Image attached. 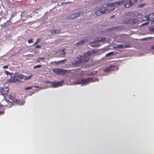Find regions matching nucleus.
Listing matches in <instances>:
<instances>
[{
	"mask_svg": "<svg viewBox=\"0 0 154 154\" xmlns=\"http://www.w3.org/2000/svg\"><path fill=\"white\" fill-rule=\"evenodd\" d=\"M92 53V52L88 51L85 53L83 56L81 55H78L76 58L77 60L74 61L72 64L78 66L80 63L86 62L91 57Z\"/></svg>",
	"mask_w": 154,
	"mask_h": 154,
	"instance_id": "nucleus-1",
	"label": "nucleus"
},
{
	"mask_svg": "<svg viewBox=\"0 0 154 154\" xmlns=\"http://www.w3.org/2000/svg\"><path fill=\"white\" fill-rule=\"evenodd\" d=\"M32 75L26 76L23 74L15 73L14 75L11 77L10 80L13 82H24L26 80L31 79Z\"/></svg>",
	"mask_w": 154,
	"mask_h": 154,
	"instance_id": "nucleus-2",
	"label": "nucleus"
},
{
	"mask_svg": "<svg viewBox=\"0 0 154 154\" xmlns=\"http://www.w3.org/2000/svg\"><path fill=\"white\" fill-rule=\"evenodd\" d=\"M125 2L120 1L118 2H116L112 3L110 4H107L106 5V6H104L105 11V12L106 14L113 11L115 8L118 5H121L125 4Z\"/></svg>",
	"mask_w": 154,
	"mask_h": 154,
	"instance_id": "nucleus-3",
	"label": "nucleus"
},
{
	"mask_svg": "<svg viewBox=\"0 0 154 154\" xmlns=\"http://www.w3.org/2000/svg\"><path fill=\"white\" fill-rule=\"evenodd\" d=\"M95 81L93 78H88L85 79H81L78 80L75 83V84H88L90 83Z\"/></svg>",
	"mask_w": 154,
	"mask_h": 154,
	"instance_id": "nucleus-4",
	"label": "nucleus"
},
{
	"mask_svg": "<svg viewBox=\"0 0 154 154\" xmlns=\"http://www.w3.org/2000/svg\"><path fill=\"white\" fill-rule=\"evenodd\" d=\"M124 23L128 24L134 25L136 24L138 22L137 19L135 18H131L128 17L125 18L124 20Z\"/></svg>",
	"mask_w": 154,
	"mask_h": 154,
	"instance_id": "nucleus-5",
	"label": "nucleus"
},
{
	"mask_svg": "<svg viewBox=\"0 0 154 154\" xmlns=\"http://www.w3.org/2000/svg\"><path fill=\"white\" fill-rule=\"evenodd\" d=\"M53 71L56 74L59 75H64L66 73L67 70L60 69H55L53 70Z\"/></svg>",
	"mask_w": 154,
	"mask_h": 154,
	"instance_id": "nucleus-6",
	"label": "nucleus"
},
{
	"mask_svg": "<svg viewBox=\"0 0 154 154\" xmlns=\"http://www.w3.org/2000/svg\"><path fill=\"white\" fill-rule=\"evenodd\" d=\"M104 7L103 6H101L100 7H98V9L95 12V14L97 15H101L103 14H106L105 12V10L104 9Z\"/></svg>",
	"mask_w": 154,
	"mask_h": 154,
	"instance_id": "nucleus-7",
	"label": "nucleus"
},
{
	"mask_svg": "<svg viewBox=\"0 0 154 154\" xmlns=\"http://www.w3.org/2000/svg\"><path fill=\"white\" fill-rule=\"evenodd\" d=\"M8 101L11 103L13 104V102H16L17 100L15 99L14 94H10L8 95Z\"/></svg>",
	"mask_w": 154,
	"mask_h": 154,
	"instance_id": "nucleus-8",
	"label": "nucleus"
},
{
	"mask_svg": "<svg viewBox=\"0 0 154 154\" xmlns=\"http://www.w3.org/2000/svg\"><path fill=\"white\" fill-rule=\"evenodd\" d=\"M48 83H50L51 85V87L56 88L58 87L59 86H62V84L64 82V81L62 80L60 82H48Z\"/></svg>",
	"mask_w": 154,
	"mask_h": 154,
	"instance_id": "nucleus-9",
	"label": "nucleus"
},
{
	"mask_svg": "<svg viewBox=\"0 0 154 154\" xmlns=\"http://www.w3.org/2000/svg\"><path fill=\"white\" fill-rule=\"evenodd\" d=\"M12 105L13 104L9 102L7 99L3 100L2 101L1 106L7 107L8 108H10Z\"/></svg>",
	"mask_w": 154,
	"mask_h": 154,
	"instance_id": "nucleus-10",
	"label": "nucleus"
},
{
	"mask_svg": "<svg viewBox=\"0 0 154 154\" xmlns=\"http://www.w3.org/2000/svg\"><path fill=\"white\" fill-rule=\"evenodd\" d=\"M9 88L7 87H0V92L3 95L7 94L9 92Z\"/></svg>",
	"mask_w": 154,
	"mask_h": 154,
	"instance_id": "nucleus-11",
	"label": "nucleus"
},
{
	"mask_svg": "<svg viewBox=\"0 0 154 154\" xmlns=\"http://www.w3.org/2000/svg\"><path fill=\"white\" fill-rule=\"evenodd\" d=\"M105 41V39L103 38H98L97 39L95 40L94 41L90 43V45L92 47H96L97 46V45H94V43L97 42L98 41L99 42H103Z\"/></svg>",
	"mask_w": 154,
	"mask_h": 154,
	"instance_id": "nucleus-12",
	"label": "nucleus"
},
{
	"mask_svg": "<svg viewBox=\"0 0 154 154\" xmlns=\"http://www.w3.org/2000/svg\"><path fill=\"white\" fill-rule=\"evenodd\" d=\"M80 15L79 13L72 14L66 17V19H73L75 18L79 17L80 16Z\"/></svg>",
	"mask_w": 154,
	"mask_h": 154,
	"instance_id": "nucleus-13",
	"label": "nucleus"
},
{
	"mask_svg": "<svg viewBox=\"0 0 154 154\" xmlns=\"http://www.w3.org/2000/svg\"><path fill=\"white\" fill-rule=\"evenodd\" d=\"M144 17L147 20L153 22L154 21V13L150 14L149 15H146Z\"/></svg>",
	"mask_w": 154,
	"mask_h": 154,
	"instance_id": "nucleus-14",
	"label": "nucleus"
},
{
	"mask_svg": "<svg viewBox=\"0 0 154 154\" xmlns=\"http://www.w3.org/2000/svg\"><path fill=\"white\" fill-rule=\"evenodd\" d=\"M11 18L3 24L2 26V27L6 28L9 26L11 23V21H10Z\"/></svg>",
	"mask_w": 154,
	"mask_h": 154,
	"instance_id": "nucleus-15",
	"label": "nucleus"
},
{
	"mask_svg": "<svg viewBox=\"0 0 154 154\" xmlns=\"http://www.w3.org/2000/svg\"><path fill=\"white\" fill-rule=\"evenodd\" d=\"M115 67L114 66H110L109 67L106 68L104 69V71L106 72H108L111 70L114 69Z\"/></svg>",
	"mask_w": 154,
	"mask_h": 154,
	"instance_id": "nucleus-16",
	"label": "nucleus"
},
{
	"mask_svg": "<svg viewBox=\"0 0 154 154\" xmlns=\"http://www.w3.org/2000/svg\"><path fill=\"white\" fill-rule=\"evenodd\" d=\"M130 45H124L120 44L117 45L118 48H128L130 47Z\"/></svg>",
	"mask_w": 154,
	"mask_h": 154,
	"instance_id": "nucleus-17",
	"label": "nucleus"
},
{
	"mask_svg": "<svg viewBox=\"0 0 154 154\" xmlns=\"http://www.w3.org/2000/svg\"><path fill=\"white\" fill-rule=\"evenodd\" d=\"M133 4V2L131 1H129L127 3H126L124 5V7L126 8H128L132 5Z\"/></svg>",
	"mask_w": 154,
	"mask_h": 154,
	"instance_id": "nucleus-18",
	"label": "nucleus"
},
{
	"mask_svg": "<svg viewBox=\"0 0 154 154\" xmlns=\"http://www.w3.org/2000/svg\"><path fill=\"white\" fill-rule=\"evenodd\" d=\"M51 32L52 34H55L58 33L60 32V30L59 29H52L51 31Z\"/></svg>",
	"mask_w": 154,
	"mask_h": 154,
	"instance_id": "nucleus-19",
	"label": "nucleus"
},
{
	"mask_svg": "<svg viewBox=\"0 0 154 154\" xmlns=\"http://www.w3.org/2000/svg\"><path fill=\"white\" fill-rule=\"evenodd\" d=\"M86 41L87 40H82L79 42H78L75 45H81L85 43Z\"/></svg>",
	"mask_w": 154,
	"mask_h": 154,
	"instance_id": "nucleus-20",
	"label": "nucleus"
},
{
	"mask_svg": "<svg viewBox=\"0 0 154 154\" xmlns=\"http://www.w3.org/2000/svg\"><path fill=\"white\" fill-rule=\"evenodd\" d=\"M60 54L62 57H63L66 54V52L64 49L60 51Z\"/></svg>",
	"mask_w": 154,
	"mask_h": 154,
	"instance_id": "nucleus-21",
	"label": "nucleus"
},
{
	"mask_svg": "<svg viewBox=\"0 0 154 154\" xmlns=\"http://www.w3.org/2000/svg\"><path fill=\"white\" fill-rule=\"evenodd\" d=\"M146 5V4L145 3H142L141 4H140L138 5V7L139 8H142L144 7L145 5Z\"/></svg>",
	"mask_w": 154,
	"mask_h": 154,
	"instance_id": "nucleus-22",
	"label": "nucleus"
},
{
	"mask_svg": "<svg viewBox=\"0 0 154 154\" xmlns=\"http://www.w3.org/2000/svg\"><path fill=\"white\" fill-rule=\"evenodd\" d=\"M5 74L7 75H8L9 74H10V75H12V74H13L12 73H10L8 71H6V70H5Z\"/></svg>",
	"mask_w": 154,
	"mask_h": 154,
	"instance_id": "nucleus-23",
	"label": "nucleus"
},
{
	"mask_svg": "<svg viewBox=\"0 0 154 154\" xmlns=\"http://www.w3.org/2000/svg\"><path fill=\"white\" fill-rule=\"evenodd\" d=\"M113 54V52H109L108 54H107L106 56H110L111 55H112V54Z\"/></svg>",
	"mask_w": 154,
	"mask_h": 154,
	"instance_id": "nucleus-24",
	"label": "nucleus"
},
{
	"mask_svg": "<svg viewBox=\"0 0 154 154\" xmlns=\"http://www.w3.org/2000/svg\"><path fill=\"white\" fill-rule=\"evenodd\" d=\"M149 23V22H147L145 23H143L142 24V26H147L148 25Z\"/></svg>",
	"mask_w": 154,
	"mask_h": 154,
	"instance_id": "nucleus-25",
	"label": "nucleus"
},
{
	"mask_svg": "<svg viewBox=\"0 0 154 154\" xmlns=\"http://www.w3.org/2000/svg\"><path fill=\"white\" fill-rule=\"evenodd\" d=\"M32 87L29 86L28 87L25 88L24 89L26 90H28L31 89L32 88Z\"/></svg>",
	"mask_w": 154,
	"mask_h": 154,
	"instance_id": "nucleus-26",
	"label": "nucleus"
},
{
	"mask_svg": "<svg viewBox=\"0 0 154 154\" xmlns=\"http://www.w3.org/2000/svg\"><path fill=\"white\" fill-rule=\"evenodd\" d=\"M28 42L29 43H31L33 42L32 40V39H30L28 41Z\"/></svg>",
	"mask_w": 154,
	"mask_h": 154,
	"instance_id": "nucleus-27",
	"label": "nucleus"
},
{
	"mask_svg": "<svg viewBox=\"0 0 154 154\" xmlns=\"http://www.w3.org/2000/svg\"><path fill=\"white\" fill-rule=\"evenodd\" d=\"M9 65V64H8L7 65L4 66H3V68L4 69H7L8 68V65Z\"/></svg>",
	"mask_w": 154,
	"mask_h": 154,
	"instance_id": "nucleus-28",
	"label": "nucleus"
},
{
	"mask_svg": "<svg viewBox=\"0 0 154 154\" xmlns=\"http://www.w3.org/2000/svg\"><path fill=\"white\" fill-rule=\"evenodd\" d=\"M132 13V12L131 11H130V12H129L126 15H130Z\"/></svg>",
	"mask_w": 154,
	"mask_h": 154,
	"instance_id": "nucleus-29",
	"label": "nucleus"
},
{
	"mask_svg": "<svg viewBox=\"0 0 154 154\" xmlns=\"http://www.w3.org/2000/svg\"><path fill=\"white\" fill-rule=\"evenodd\" d=\"M38 68V65H37L36 66H35L34 67V69H35L36 68Z\"/></svg>",
	"mask_w": 154,
	"mask_h": 154,
	"instance_id": "nucleus-30",
	"label": "nucleus"
},
{
	"mask_svg": "<svg viewBox=\"0 0 154 154\" xmlns=\"http://www.w3.org/2000/svg\"><path fill=\"white\" fill-rule=\"evenodd\" d=\"M71 2H65V3H62L61 4V5H63V4H64V3H65V4H66V3H70Z\"/></svg>",
	"mask_w": 154,
	"mask_h": 154,
	"instance_id": "nucleus-31",
	"label": "nucleus"
},
{
	"mask_svg": "<svg viewBox=\"0 0 154 154\" xmlns=\"http://www.w3.org/2000/svg\"><path fill=\"white\" fill-rule=\"evenodd\" d=\"M149 29H151V30H154V28H153H153H152V27H150V28H149Z\"/></svg>",
	"mask_w": 154,
	"mask_h": 154,
	"instance_id": "nucleus-32",
	"label": "nucleus"
},
{
	"mask_svg": "<svg viewBox=\"0 0 154 154\" xmlns=\"http://www.w3.org/2000/svg\"><path fill=\"white\" fill-rule=\"evenodd\" d=\"M14 17V15H11V17H10V18H11H11L12 17Z\"/></svg>",
	"mask_w": 154,
	"mask_h": 154,
	"instance_id": "nucleus-33",
	"label": "nucleus"
},
{
	"mask_svg": "<svg viewBox=\"0 0 154 154\" xmlns=\"http://www.w3.org/2000/svg\"><path fill=\"white\" fill-rule=\"evenodd\" d=\"M151 49H154V46H152L151 47Z\"/></svg>",
	"mask_w": 154,
	"mask_h": 154,
	"instance_id": "nucleus-34",
	"label": "nucleus"
},
{
	"mask_svg": "<svg viewBox=\"0 0 154 154\" xmlns=\"http://www.w3.org/2000/svg\"><path fill=\"white\" fill-rule=\"evenodd\" d=\"M102 1H102V0H101L100 1V2H99L100 3V4L101 3H102Z\"/></svg>",
	"mask_w": 154,
	"mask_h": 154,
	"instance_id": "nucleus-35",
	"label": "nucleus"
},
{
	"mask_svg": "<svg viewBox=\"0 0 154 154\" xmlns=\"http://www.w3.org/2000/svg\"><path fill=\"white\" fill-rule=\"evenodd\" d=\"M36 48H38V45L36 46Z\"/></svg>",
	"mask_w": 154,
	"mask_h": 154,
	"instance_id": "nucleus-36",
	"label": "nucleus"
},
{
	"mask_svg": "<svg viewBox=\"0 0 154 154\" xmlns=\"http://www.w3.org/2000/svg\"><path fill=\"white\" fill-rule=\"evenodd\" d=\"M63 60L60 61L58 62L59 63H61L62 62Z\"/></svg>",
	"mask_w": 154,
	"mask_h": 154,
	"instance_id": "nucleus-37",
	"label": "nucleus"
},
{
	"mask_svg": "<svg viewBox=\"0 0 154 154\" xmlns=\"http://www.w3.org/2000/svg\"><path fill=\"white\" fill-rule=\"evenodd\" d=\"M38 41V40H37L35 43H38L37 41Z\"/></svg>",
	"mask_w": 154,
	"mask_h": 154,
	"instance_id": "nucleus-38",
	"label": "nucleus"
},
{
	"mask_svg": "<svg viewBox=\"0 0 154 154\" xmlns=\"http://www.w3.org/2000/svg\"><path fill=\"white\" fill-rule=\"evenodd\" d=\"M41 65H39V68H40L41 67Z\"/></svg>",
	"mask_w": 154,
	"mask_h": 154,
	"instance_id": "nucleus-39",
	"label": "nucleus"
},
{
	"mask_svg": "<svg viewBox=\"0 0 154 154\" xmlns=\"http://www.w3.org/2000/svg\"><path fill=\"white\" fill-rule=\"evenodd\" d=\"M1 106V103H0V107Z\"/></svg>",
	"mask_w": 154,
	"mask_h": 154,
	"instance_id": "nucleus-40",
	"label": "nucleus"
},
{
	"mask_svg": "<svg viewBox=\"0 0 154 154\" xmlns=\"http://www.w3.org/2000/svg\"><path fill=\"white\" fill-rule=\"evenodd\" d=\"M45 59V58L43 57V58H42V59L44 60Z\"/></svg>",
	"mask_w": 154,
	"mask_h": 154,
	"instance_id": "nucleus-41",
	"label": "nucleus"
},
{
	"mask_svg": "<svg viewBox=\"0 0 154 154\" xmlns=\"http://www.w3.org/2000/svg\"><path fill=\"white\" fill-rule=\"evenodd\" d=\"M39 48H40L41 47V46L39 45Z\"/></svg>",
	"mask_w": 154,
	"mask_h": 154,
	"instance_id": "nucleus-42",
	"label": "nucleus"
},
{
	"mask_svg": "<svg viewBox=\"0 0 154 154\" xmlns=\"http://www.w3.org/2000/svg\"><path fill=\"white\" fill-rule=\"evenodd\" d=\"M39 59H40L41 60L42 59V58H39Z\"/></svg>",
	"mask_w": 154,
	"mask_h": 154,
	"instance_id": "nucleus-43",
	"label": "nucleus"
},
{
	"mask_svg": "<svg viewBox=\"0 0 154 154\" xmlns=\"http://www.w3.org/2000/svg\"><path fill=\"white\" fill-rule=\"evenodd\" d=\"M112 17V18H113V17Z\"/></svg>",
	"mask_w": 154,
	"mask_h": 154,
	"instance_id": "nucleus-44",
	"label": "nucleus"
}]
</instances>
